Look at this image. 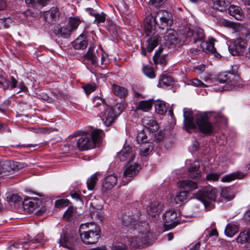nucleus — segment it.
<instances>
[{"label": "nucleus", "instance_id": "obj_7", "mask_svg": "<svg viewBox=\"0 0 250 250\" xmlns=\"http://www.w3.org/2000/svg\"><path fill=\"white\" fill-rule=\"evenodd\" d=\"M24 164L17 162L0 161V176H7L12 171H18L24 167Z\"/></svg>", "mask_w": 250, "mask_h": 250}, {"label": "nucleus", "instance_id": "obj_38", "mask_svg": "<svg viewBox=\"0 0 250 250\" xmlns=\"http://www.w3.org/2000/svg\"><path fill=\"white\" fill-rule=\"evenodd\" d=\"M238 230V228L235 224L229 223L226 226L225 233L227 236L231 237L237 232Z\"/></svg>", "mask_w": 250, "mask_h": 250}, {"label": "nucleus", "instance_id": "obj_41", "mask_svg": "<svg viewBox=\"0 0 250 250\" xmlns=\"http://www.w3.org/2000/svg\"><path fill=\"white\" fill-rule=\"evenodd\" d=\"M11 81H9L6 79H4V82H0V85H3L4 89H7L9 87V85L10 84L11 89L15 88L17 87V81L13 76L11 78Z\"/></svg>", "mask_w": 250, "mask_h": 250}, {"label": "nucleus", "instance_id": "obj_3", "mask_svg": "<svg viewBox=\"0 0 250 250\" xmlns=\"http://www.w3.org/2000/svg\"><path fill=\"white\" fill-rule=\"evenodd\" d=\"M79 231L82 241L86 245L96 244L101 236L99 227L93 223L82 224Z\"/></svg>", "mask_w": 250, "mask_h": 250}, {"label": "nucleus", "instance_id": "obj_63", "mask_svg": "<svg viewBox=\"0 0 250 250\" xmlns=\"http://www.w3.org/2000/svg\"><path fill=\"white\" fill-rule=\"evenodd\" d=\"M165 0H149V3L154 7H157L162 5Z\"/></svg>", "mask_w": 250, "mask_h": 250}, {"label": "nucleus", "instance_id": "obj_40", "mask_svg": "<svg viewBox=\"0 0 250 250\" xmlns=\"http://www.w3.org/2000/svg\"><path fill=\"white\" fill-rule=\"evenodd\" d=\"M155 108L156 112L160 115L166 113L167 108L165 103L161 101H157L155 104Z\"/></svg>", "mask_w": 250, "mask_h": 250}, {"label": "nucleus", "instance_id": "obj_46", "mask_svg": "<svg viewBox=\"0 0 250 250\" xmlns=\"http://www.w3.org/2000/svg\"><path fill=\"white\" fill-rule=\"evenodd\" d=\"M97 176L96 174H93L87 180V186L89 190H92L96 184L97 181Z\"/></svg>", "mask_w": 250, "mask_h": 250}, {"label": "nucleus", "instance_id": "obj_27", "mask_svg": "<svg viewBox=\"0 0 250 250\" xmlns=\"http://www.w3.org/2000/svg\"><path fill=\"white\" fill-rule=\"evenodd\" d=\"M142 124L146 127V130L149 132L156 131L158 129L159 126L156 122L151 117H144L142 119Z\"/></svg>", "mask_w": 250, "mask_h": 250}, {"label": "nucleus", "instance_id": "obj_47", "mask_svg": "<svg viewBox=\"0 0 250 250\" xmlns=\"http://www.w3.org/2000/svg\"><path fill=\"white\" fill-rule=\"evenodd\" d=\"M27 244L26 242L17 243L10 246L8 250H25V246Z\"/></svg>", "mask_w": 250, "mask_h": 250}, {"label": "nucleus", "instance_id": "obj_1", "mask_svg": "<svg viewBox=\"0 0 250 250\" xmlns=\"http://www.w3.org/2000/svg\"><path fill=\"white\" fill-rule=\"evenodd\" d=\"M185 128L188 132L190 130L197 129L200 132L210 135L215 133L219 129L218 124L211 122L207 112L194 114L189 108L183 109Z\"/></svg>", "mask_w": 250, "mask_h": 250}, {"label": "nucleus", "instance_id": "obj_61", "mask_svg": "<svg viewBox=\"0 0 250 250\" xmlns=\"http://www.w3.org/2000/svg\"><path fill=\"white\" fill-rule=\"evenodd\" d=\"M205 65L203 64H201L197 66H194L192 69L195 73L199 74L203 73L205 71Z\"/></svg>", "mask_w": 250, "mask_h": 250}, {"label": "nucleus", "instance_id": "obj_34", "mask_svg": "<svg viewBox=\"0 0 250 250\" xmlns=\"http://www.w3.org/2000/svg\"><path fill=\"white\" fill-rule=\"evenodd\" d=\"M29 7L38 8L46 5L49 0H25Z\"/></svg>", "mask_w": 250, "mask_h": 250}, {"label": "nucleus", "instance_id": "obj_60", "mask_svg": "<svg viewBox=\"0 0 250 250\" xmlns=\"http://www.w3.org/2000/svg\"><path fill=\"white\" fill-rule=\"evenodd\" d=\"M93 16L95 17V21L97 23L104 22L105 20V15L104 13L93 14Z\"/></svg>", "mask_w": 250, "mask_h": 250}, {"label": "nucleus", "instance_id": "obj_42", "mask_svg": "<svg viewBox=\"0 0 250 250\" xmlns=\"http://www.w3.org/2000/svg\"><path fill=\"white\" fill-rule=\"evenodd\" d=\"M220 194L222 197L228 200H232L234 198L232 191L229 187L223 188Z\"/></svg>", "mask_w": 250, "mask_h": 250}, {"label": "nucleus", "instance_id": "obj_5", "mask_svg": "<svg viewBox=\"0 0 250 250\" xmlns=\"http://www.w3.org/2000/svg\"><path fill=\"white\" fill-rule=\"evenodd\" d=\"M218 195L216 189L199 192L197 198L201 201L206 208L210 210L214 208V202Z\"/></svg>", "mask_w": 250, "mask_h": 250}, {"label": "nucleus", "instance_id": "obj_49", "mask_svg": "<svg viewBox=\"0 0 250 250\" xmlns=\"http://www.w3.org/2000/svg\"><path fill=\"white\" fill-rule=\"evenodd\" d=\"M153 149V145L152 143H148L146 146L144 148H141L139 153L141 155L144 156H147Z\"/></svg>", "mask_w": 250, "mask_h": 250}, {"label": "nucleus", "instance_id": "obj_2", "mask_svg": "<svg viewBox=\"0 0 250 250\" xmlns=\"http://www.w3.org/2000/svg\"><path fill=\"white\" fill-rule=\"evenodd\" d=\"M127 237L132 246L140 247L152 243V235L148 223L137 220L127 230Z\"/></svg>", "mask_w": 250, "mask_h": 250}, {"label": "nucleus", "instance_id": "obj_25", "mask_svg": "<svg viewBox=\"0 0 250 250\" xmlns=\"http://www.w3.org/2000/svg\"><path fill=\"white\" fill-rule=\"evenodd\" d=\"M238 243L245 244V247L250 250V228L241 232L236 238Z\"/></svg>", "mask_w": 250, "mask_h": 250}, {"label": "nucleus", "instance_id": "obj_62", "mask_svg": "<svg viewBox=\"0 0 250 250\" xmlns=\"http://www.w3.org/2000/svg\"><path fill=\"white\" fill-rule=\"evenodd\" d=\"M95 86L93 84H87L83 86V89L87 95L89 94L95 90Z\"/></svg>", "mask_w": 250, "mask_h": 250}, {"label": "nucleus", "instance_id": "obj_45", "mask_svg": "<svg viewBox=\"0 0 250 250\" xmlns=\"http://www.w3.org/2000/svg\"><path fill=\"white\" fill-rule=\"evenodd\" d=\"M110 247L111 250H125L127 249L125 242H120L118 240L114 242Z\"/></svg>", "mask_w": 250, "mask_h": 250}, {"label": "nucleus", "instance_id": "obj_31", "mask_svg": "<svg viewBox=\"0 0 250 250\" xmlns=\"http://www.w3.org/2000/svg\"><path fill=\"white\" fill-rule=\"evenodd\" d=\"M228 8L229 14L236 19L240 20L243 17V11L239 6L232 5Z\"/></svg>", "mask_w": 250, "mask_h": 250}, {"label": "nucleus", "instance_id": "obj_43", "mask_svg": "<svg viewBox=\"0 0 250 250\" xmlns=\"http://www.w3.org/2000/svg\"><path fill=\"white\" fill-rule=\"evenodd\" d=\"M76 212V209L72 207H69L65 211L63 217L64 220L70 221L73 220Z\"/></svg>", "mask_w": 250, "mask_h": 250}, {"label": "nucleus", "instance_id": "obj_14", "mask_svg": "<svg viewBox=\"0 0 250 250\" xmlns=\"http://www.w3.org/2000/svg\"><path fill=\"white\" fill-rule=\"evenodd\" d=\"M59 242L61 246L70 250H76L79 244L76 236L67 234L61 236Z\"/></svg>", "mask_w": 250, "mask_h": 250}, {"label": "nucleus", "instance_id": "obj_32", "mask_svg": "<svg viewBox=\"0 0 250 250\" xmlns=\"http://www.w3.org/2000/svg\"><path fill=\"white\" fill-rule=\"evenodd\" d=\"M192 38L193 42L194 43L198 42H202L205 38L204 30L200 28H196L193 31L190 32Z\"/></svg>", "mask_w": 250, "mask_h": 250}, {"label": "nucleus", "instance_id": "obj_18", "mask_svg": "<svg viewBox=\"0 0 250 250\" xmlns=\"http://www.w3.org/2000/svg\"><path fill=\"white\" fill-rule=\"evenodd\" d=\"M156 25L157 21L154 16L149 15L146 17L145 23V31L147 36L155 35Z\"/></svg>", "mask_w": 250, "mask_h": 250}, {"label": "nucleus", "instance_id": "obj_48", "mask_svg": "<svg viewBox=\"0 0 250 250\" xmlns=\"http://www.w3.org/2000/svg\"><path fill=\"white\" fill-rule=\"evenodd\" d=\"M161 51H157L154 56H153V60L154 62L156 63H161L162 64H165L166 63V60L165 56H160Z\"/></svg>", "mask_w": 250, "mask_h": 250}, {"label": "nucleus", "instance_id": "obj_54", "mask_svg": "<svg viewBox=\"0 0 250 250\" xmlns=\"http://www.w3.org/2000/svg\"><path fill=\"white\" fill-rule=\"evenodd\" d=\"M81 22V21L78 18H71L69 20V23L71 26L70 29L72 31L76 29Z\"/></svg>", "mask_w": 250, "mask_h": 250}, {"label": "nucleus", "instance_id": "obj_35", "mask_svg": "<svg viewBox=\"0 0 250 250\" xmlns=\"http://www.w3.org/2000/svg\"><path fill=\"white\" fill-rule=\"evenodd\" d=\"M112 88L114 94L120 98L124 97L127 94V89L124 87L113 84Z\"/></svg>", "mask_w": 250, "mask_h": 250}, {"label": "nucleus", "instance_id": "obj_26", "mask_svg": "<svg viewBox=\"0 0 250 250\" xmlns=\"http://www.w3.org/2000/svg\"><path fill=\"white\" fill-rule=\"evenodd\" d=\"M162 205L158 201H153L147 207V213L152 217L156 216L161 211Z\"/></svg>", "mask_w": 250, "mask_h": 250}, {"label": "nucleus", "instance_id": "obj_28", "mask_svg": "<svg viewBox=\"0 0 250 250\" xmlns=\"http://www.w3.org/2000/svg\"><path fill=\"white\" fill-rule=\"evenodd\" d=\"M53 31L56 34L59 35L63 38H67L70 35L72 30L69 26L61 27L60 25H57L54 27Z\"/></svg>", "mask_w": 250, "mask_h": 250}, {"label": "nucleus", "instance_id": "obj_50", "mask_svg": "<svg viewBox=\"0 0 250 250\" xmlns=\"http://www.w3.org/2000/svg\"><path fill=\"white\" fill-rule=\"evenodd\" d=\"M44 235L43 233H39L37 235V236L30 241L27 242L28 244H33L35 243H38L40 244L41 246H43L44 244Z\"/></svg>", "mask_w": 250, "mask_h": 250}, {"label": "nucleus", "instance_id": "obj_29", "mask_svg": "<svg viewBox=\"0 0 250 250\" xmlns=\"http://www.w3.org/2000/svg\"><path fill=\"white\" fill-rule=\"evenodd\" d=\"M151 136V133L148 130L143 129L138 133L137 141L139 144H148Z\"/></svg>", "mask_w": 250, "mask_h": 250}, {"label": "nucleus", "instance_id": "obj_36", "mask_svg": "<svg viewBox=\"0 0 250 250\" xmlns=\"http://www.w3.org/2000/svg\"><path fill=\"white\" fill-rule=\"evenodd\" d=\"M213 1L214 6L221 11L228 8L230 4L229 0H213Z\"/></svg>", "mask_w": 250, "mask_h": 250}, {"label": "nucleus", "instance_id": "obj_64", "mask_svg": "<svg viewBox=\"0 0 250 250\" xmlns=\"http://www.w3.org/2000/svg\"><path fill=\"white\" fill-rule=\"evenodd\" d=\"M21 200V198L19 195L17 194L12 195L9 199V201L11 202L17 203L20 202Z\"/></svg>", "mask_w": 250, "mask_h": 250}, {"label": "nucleus", "instance_id": "obj_22", "mask_svg": "<svg viewBox=\"0 0 250 250\" xmlns=\"http://www.w3.org/2000/svg\"><path fill=\"white\" fill-rule=\"evenodd\" d=\"M117 181V177L114 174L106 177L102 183V191L105 192L112 189L116 185Z\"/></svg>", "mask_w": 250, "mask_h": 250}, {"label": "nucleus", "instance_id": "obj_53", "mask_svg": "<svg viewBox=\"0 0 250 250\" xmlns=\"http://www.w3.org/2000/svg\"><path fill=\"white\" fill-rule=\"evenodd\" d=\"M124 106L123 104H117L110 109L113 111L116 116L118 117L120 114H121L124 109Z\"/></svg>", "mask_w": 250, "mask_h": 250}, {"label": "nucleus", "instance_id": "obj_51", "mask_svg": "<svg viewBox=\"0 0 250 250\" xmlns=\"http://www.w3.org/2000/svg\"><path fill=\"white\" fill-rule=\"evenodd\" d=\"M143 71L144 74L149 78L152 79L155 78V75L150 66H145L143 68Z\"/></svg>", "mask_w": 250, "mask_h": 250}, {"label": "nucleus", "instance_id": "obj_44", "mask_svg": "<svg viewBox=\"0 0 250 250\" xmlns=\"http://www.w3.org/2000/svg\"><path fill=\"white\" fill-rule=\"evenodd\" d=\"M189 192L187 190H184L180 191L176 194L175 198V201L177 204H179L180 202L184 201L187 199L188 196Z\"/></svg>", "mask_w": 250, "mask_h": 250}, {"label": "nucleus", "instance_id": "obj_33", "mask_svg": "<svg viewBox=\"0 0 250 250\" xmlns=\"http://www.w3.org/2000/svg\"><path fill=\"white\" fill-rule=\"evenodd\" d=\"M153 103L152 99L141 101L138 103L137 108L145 112L148 111L152 108Z\"/></svg>", "mask_w": 250, "mask_h": 250}, {"label": "nucleus", "instance_id": "obj_59", "mask_svg": "<svg viewBox=\"0 0 250 250\" xmlns=\"http://www.w3.org/2000/svg\"><path fill=\"white\" fill-rule=\"evenodd\" d=\"M69 201L66 199L58 200L55 202V206L57 208L65 207L68 205Z\"/></svg>", "mask_w": 250, "mask_h": 250}, {"label": "nucleus", "instance_id": "obj_24", "mask_svg": "<svg viewBox=\"0 0 250 250\" xmlns=\"http://www.w3.org/2000/svg\"><path fill=\"white\" fill-rule=\"evenodd\" d=\"M199 162L195 161L188 169V176L192 179H198L201 177V171L199 170Z\"/></svg>", "mask_w": 250, "mask_h": 250}, {"label": "nucleus", "instance_id": "obj_13", "mask_svg": "<svg viewBox=\"0 0 250 250\" xmlns=\"http://www.w3.org/2000/svg\"><path fill=\"white\" fill-rule=\"evenodd\" d=\"M246 46V42L243 39L239 38L229 46V50L233 55H241L244 52Z\"/></svg>", "mask_w": 250, "mask_h": 250}, {"label": "nucleus", "instance_id": "obj_39", "mask_svg": "<svg viewBox=\"0 0 250 250\" xmlns=\"http://www.w3.org/2000/svg\"><path fill=\"white\" fill-rule=\"evenodd\" d=\"M87 45L88 43L87 41L84 39L81 40V39L79 38L76 39L75 41L73 42V47L77 50H83L86 48Z\"/></svg>", "mask_w": 250, "mask_h": 250}, {"label": "nucleus", "instance_id": "obj_55", "mask_svg": "<svg viewBox=\"0 0 250 250\" xmlns=\"http://www.w3.org/2000/svg\"><path fill=\"white\" fill-rule=\"evenodd\" d=\"M169 85L168 83V78L165 76H161L159 79L158 86L161 88H164Z\"/></svg>", "mask_w": 250, "mask_h": 250}, {"label": "nucleus", "instance_id": "obj_20", "mask_svg": "<svg viewBox=\"0 0 250 250\" xmlns=\"http://www.w3.org/2000/svg\"><path fill=\"white\" fill-rule=\"evenodd\" d=\"M140 219L139 213L133 215L132 212H128L124 214L121 218V224L123 226H133L137 220Z\"/></svg>", "mask_w": 250, "mask_h": 250}, {"label": "nucleus", "instance_id": "obj_9", "mask_svg": "<svg viewBox=\"0 0 250 250\" xmlns=\"http://www.w3.org/2000/svg\"><path fill=\"white\" fill-rule=\"evenodd\" d=\"M140 169L141 166L137 163H135L133 165L127 164L122 179L123 185H125L130 182Z\"/></svg>", "mask_w": 250, "mask_h": 250}, {"label": "nucleus", "instance_id": "obj_12", "mask_svg": "<svg viewBox=\"0 0 250 250\" xmlns=\"http://www.w3.org/2000/svg\"><path fill=\"white\" fill-rule=\"evenodd\" d=\"M177 217V213L175 210L170 209L166 211L163 216L165 227L167 229L175 227L179 224Z\"/></svg>", "mask_w": 250, "mask_h": 250}, {"label": "nucleus", "instance_id": "obj_30", "mask_svg": "<svg viewBox=\"0 0 250 250\" xmlns=\"http://www.w3.org/2000/svg\"><path fill=\"white\" fill-rule=\"evenodd\" d=\"M179 188L186 190H193L197 188V184L191 180H185L178 183Z\"/></svg>", "mask_w": 250, "mask_h": 250}, {"label": "nucleus", "instance_id": "obj_16", "mask_svg": "<svg viewBox=\"0 0 250 250\" xmlns=\"http://www.w3.org/2000/svg\"><path fill=\"white\" fill-rule=\"evenodd\" d=\"M110 108L107 106L106 110L101 111L99 115L104 125L106 126L111 125L117 117Z\"/></svg>", "mask_w": 250, "mask_h": 250}, {"label": "nucleus", "instance_id": "obj_4", "mask_svg": "<svg viewBox=\"0 0 250 250\" xmlns=\"http://www.w3.org/2000/svg\"><path fill=\"white\" fill-rule=\"evenodd\" d=\"M167 31L166 33L157 34L149 38L147 41L148 44L147 45L148 52H151L159 43L166 45L175 43L177 42V38L174 31L170 28Z\"/></svg>", "mask_w": 250, "mask_h": 250}, {"label": "nucleus", "instance_id": "obj_52", "mask_svg": "<svg viewBox=\"0 0 250 250\" xmlns=\"http://www.w3.org/2000/svg\"><path fill=\"white\" fill-rule=\"evenodd\" d=\"M239 177L238 173H233L224 176L222 178V181L224 182H229Z\"/></svg>", "mask_w": 250, "mask_h": 250}, {"label": "nucleus", "instance_id": "obj_11", "mask_svg": "<svg viewBox=\"0 0 250 250\" xmlns=\"http://www.w3.org/2000/svg\"><path fill=\"white\" fill-rule=\"evenodd\" d=\"M137 148L135 146H131L125 145L122 149L117 153V157L121 161H127L131 162L135 157Z\"/></svg>", "mask_w": 250, "mask_h": 250}, {"label": "nucleus", "instance_id": "obj_56", "mask_svg": "<svg viewBox=\"0 0 250 250\" xmlns=\"http://www.w3.org/2000/svg\"><path fill=\"white\" fill-rule=\"evenodd\" d=\"M0 28H7L9 27L10 24L12 23V20L10 18H4L0 19Z\"/></svg>", "mask_w": 250, "mask_h": 250}, {"label": "nucleus", "instance_id": "obj_17", "mask_svg": "<svg viewBox=\"0 0 250 250\" xmlns=\"http://www.w3.org/2000/svg\"><path fill=\"white\" fill-rule=\"evenodd\" d=\"M95 46L94 44H91L85 54L83 57V61L85 63L88 62L93 66L97 67L98 65V57L95 52Z\"/></svg>", "mask_w": 250, "mask_h": 250}, {"label": "nucleus", "instance_id": "obj_10", "mask_svg": "<svg viewBox=\"0 0 250 250\" xmlns=\"http://www.w3.org/2000/svg\"><path fill=\"white\" fill-rule=\"evenodd\" d=\"M76 133L81 136L77 142V146L80 150H87L94 147L93 141L87 134V132L80 130Z\"/></svg>", "mask_w": 250, "mask_h": 250}, {"label": "nucleus", "instance_id": "obj_57", "mask_svg": "<svg viewBox=\"0 0 250 250\" xmlns=\"http://www.w3.org/2000/svg\"><path fill=\"white\" fill-rule=\"evenodd\" d=\"M191 84L196 87H206L207 85L198 78L193 79L191 80Z\"/></svg>", "mask_w": 250, "mask_h": 250}, {"label": "nucleus", "instance_id": "obj_58", "mask_svg": "<svg viewBox=\"0 0 250 250\" xmlns=\"http://www.w3.org/2000/svg\"><path fill=\"white\" fill-rule=\"evenodd\" d=\"M220 175L221 174H218L217 173H210L207 175L206 179L208 181H218Z\"/></svg>", "mask_w": 250, "mask_h": 250}, {"label": "nucleus", "instance_id": "obj_6", "mask_svg": "<svg viewBox=\"0 0 250 250\" xmlns=\"http://www.w3.org/2000/svg\"><path fill=\"white\" fill-rule=\"evenodd\" d=\"M157 25L160 29L167 30L171 27L172 21L171 14L165 10H159L154 15Z\"/></svg>", "mask_w": 250, "mask_h": 250}, {"label": "nucleus", "instance_id": "obj_15", "mask_svg": "<svg viewBox=\"0 0 250 250\" xmlns=\"http://www.w3.org/2000/svg\"><path fill=\"white\" fill-rule=\"evenodd\" d=\"M41 205L42 201L38 198H26L22 202V206L24 210L29 213L33 212Z\"/></svg>", "mask_w": 250, "mask_h": 250}, {"label": "nucleus", "instance_id": "obj_8", "mask_svg": "<svg viewBox=\"0 0 250 250\" xmlns=\"http://www.w3.org/2000/svg\"><path fill=\"white\" fill-rule=\"evenodd\" d=\"M232 73L220 75L216 79V82L218 84L226 83L225 85L219 89L220 91L229 90L234 87V86L231 83L232 78L234 77V75L237 72V66H233L232 67Z\"/></svg>", "mask_w": 250, "mask_h": 250}, {"label": "nucleus", "instance_id": "obj_23", "mask_svg": "<svg viewBox=\"0 0 250 250\" xmlns=\"http://www.w3.org/2000/svg\"><path fill=\"white\" fill-rule=\"evenodd\" d=\"M94 106L92 108V113L94 115H99L100 112L105 110L108 105L105 103L104 100L99 97H96L93 101Z\"/></svg>", "mask_w": 250, "mask_h": 250}, {"label": "nucleus", "instance_id": "obj_37", "mask_svg": "<svg viewBox=\"0 0 250 250\" xmlns=\"http://www.w3.org/2000/svg\"><path fill=\"white\" fill-rule=\"evenodd\" d=\"M104 134L103 130L99 129L93 130L90 135L88 136L90 137L91 139L93 141L94 146L96 144L100 142L101 139Z\"/></svg>", "mask_w": 250, "mask_h": 250}, {"label": "nucleus", "instance_id": "obj_21", "mask_svg": "<svg viewBox=\"0 0 250 250\" xmlns=\"http://www.w3.org/2000/svg\"><path fill=\"white\" fill-rule=\"evenodd\" d=\"M214 41L213 39H210L208 41H202L200 45L203 51L214 54L215 57L220 58L221 55L216 52L214 47Z\"/></svg>", "mask_w": 250, "mask_h": 250}, {"label": "nucleus", "instance_id": "obj_19", "mask_svg": "<svg viewBox=\"0 0 250 250\" xmlns=\"http://www.w3.org/2000/svg\"><path fill=\"white\" fill-rule=\"evenodd\" d=\"M60 12L56 7H53L49 10L45 12L44 19L46 21L50 24L56 23L59 19Z\"/></svg>", "mask_w": 250, "mask_h": 250}]
</instances>
